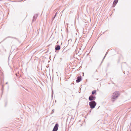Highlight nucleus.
I'll list each match as a JSON object with an SVG mask.
<instances>
[{"label":"nucleus","instance_id":"obj_3","mask_svg":"<svg viewBox=\"0 0 131 131\" xmlns=\"http://www.w3.org/2000/svg\"><path fill=\"white\" fill-rule=\"evenodd\" d=\"M95 99L96 97L95 96L91 95L89 96V101H91L94 100Z\"/></svg>","mask_w":131,"mask_h":131},{"label":"nucleus","instance_id":"obj_11","mask_svg":"<svg viewBox=\"0 0 131 131\" xmlns=\"http://www.w3.org/2000/svg\"><path fill=\"white\" fill-rule=\"evenodd\" d=\"M106 54H107V53H106V54H105V56H104V58L105 57H106Z\"/></svg>","mask_w":131,"mask_h":131},{"label":"nucleus","instance_id":"obj_9","mask_svg":"<svg viewBox=\"0 0 131 131\" xmlns=\"http://www.w3.org/2000/svg\"><path fill=\"white\" fill-rule=\"evenodd\" d=\"M96 91L95 90H93L92 92V94L93 95L95 93H96Z\"/></svg>","mask_w":131,"mask_h":131},{"label":"nucleus","instance_id":"obj_15","mask_svg":"<svg viewBox=\"0 0 131 131\" xmlns=\"http://www.w3.org/2000/svg\"><path fill=\"white\" fill-rule=\"evenodd\" d=\"M49 58V59H50V60H51V59H50V58Z\"/></svg>","mask_w":131,"mask_h":131},{"label":"nucleus","instance_id":"obj_4","mask_svg":"<svg viewBox=\"0 0 131 131\" xmlns=\"http://www.w3.org/2000/svg\"><path fill=\"white\" fill-rule=\"evenodd\" d=\"M58 126L59 125L58 124H56L53 128L52 131H57L58 129Z\"/></svg>","mask_w":131,"mask_h":131},{"label":"nucleus","instance_id":"obj_10","mask_svg":"<svg viewBox=\"0 0 131 131\" xmlns=\"http://www.w3.org/2000/svg\"><path fill=\"white\" fill-rule=\"evenodd\" d=\"M57 13H56V14H55L54 17H53V19H54V18L55 17H56V15H57Z\"/></svg>","mask_w":131,"mask_h":131},{"label":"nucleus","instance_id":"obj_7","mask_svg":"<svg viewBox=\"0 0 131 131\" xmlns=\"http://www.w3.org/2000/svg\"><path fill=\"white\" fill-rule=\"evenodd\" d=\"M37 16L38 15H36L34 16L32 19L33 21H35Z\"/></svg>","mask_w":131,"mask_h":131},{"label":"nucleus","instance_id":"obj_8","mask_svg":"<svg viewBox=\"0 0 131 131\" xmlns=\"http://www.w3.org/2000/svg\"><path fill=\"white\" fill-rule=\"evenodd\" d=\"M118 1V0H114L113 4V6H115L117 3Z\"/></svg>","mask_w":131,"mask_h":131},{"label":"nucleus","instance_id":"obj_5","mask_svg":"<svg viewBox=\"0 0 131 131\" xmlns=\"http://www.w3.org/2000/svg\"><path fill=\"white\" fill-rule=\"evenodd\" d=\"M82 80L81 76H79L77 78V79L76 80V82L77 83L80 82Z\"/></svg>","mask_w":131,"mask_h":131},{"label":"nucleus","instance_id":"obj_14","mask_svg":"<svg viewBox=\"0 0 131 131\" xmlns=\"http://www.w3.org/2000/svg\"><path fill=\"white\" fill-rule=\"evenodd\" d=\"M7 83H8V82H6V84H7Z\"/></svg>","mask_w":131,"mask_h":131},{"label":"nucleus","instance_id":"obj_16","mask_svg":"<svg viewBox=\"0 0 131 131\" xmlns=\"http://www.w3.org/2000/svg\"><path fill=\"white\" fill-rule=\"evenodd\" d=\"M88 55V54H87V55Z\"/></svg>","mask_w":131,"mask_h":131},{"label":"nucleus","instance_id":"obj_6","mask_svg":"<svg viewBox=\"0 0 131 131\" xmlns=\"http://www.w3.org/2000/svg\"><path fill=\"white\" fill-rule=\"evenodd\" d=\"M60 46L59 45H58L56 46L55 49L56 50H60Z\"/></svg>","mask_w":131,"mask_h":131},{"label":"nucleus","instance_id":"obj_2","mask_svg":"<svg viewBox=\"0 0 131 131\" xmlns=\"http://www.w3.org/2000/svg\"><path fill=\"white\" fill-rule=\"evenodd\" d=\"M96 104V103L94 101H91L89 103L90 108L91 109L94 108L95 107Z\"/></svg>","mask_w":131,"mask_h":131},{"label":"nucleus","instance_id":"obj_1","mask_svg":"<svg viewBox=\"0 0 131 131\" xmlns=\"http://www.w3.org/2000/svg\"><path fill=\"white\" fill-rule=\"evenodd\" d=\"M119 95V92H118L116 91L115 92L113 93L112 97V101L113 102L114 101L113 99H116Z\"/></svg>","mask_w":131,"mask_h":131},{"label":"nucleus","instance_id":"obj_13","mask_svg":"<svg viewBox=\"0 0 131 131\" xmlns=\"http://www.w3.org/2000/svg\"><path fill=\"white\" fill-rule=\"evenodd\" d=\"M13 38H14L15 39H17V38H15V37H13Z\"/></svg>","mask_w":131,"mask_h":131},{"label":"nucleus","instance_id":"obj_12","mask_svg":"<svg viewBox=\"0 0 131 131\" xmlns=\"http://www.w3.org/2000/svg\"><path fill=\"white\" fill-rule=\"evenodd\" d=\"M105 58H104L102 61V62H103V61L104 60V59Z\"/></svg>","mask_w":131,"mask_h":131}]
</instances>
